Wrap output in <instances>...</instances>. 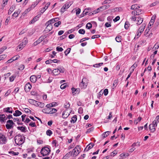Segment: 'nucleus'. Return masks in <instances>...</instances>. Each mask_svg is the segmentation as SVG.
<instances>
[{
	"mask_svg": "<svg viewBox=\"0 0 159 159\" xmlns=\"http://www.w3.org/2000/svg\"><path fill=\"white\" fill-rule=\"evenodd\" d=\"M141 33H140V32H139V31H138L137 35L135 36L134 39H137L140 36Z\"/></svg>",
	"mask_w": 159,
	"mask_h": 159,
	"instance_id": "e2e57ef3",
	"label": "nucleus"
},
{
	"mask_svg": "<svg viewBox=\"0 0 159 159\" xmlns=\"http://www.w3.org/2000/svg\"><path fill=\"white\" fill-rule=\"evenodd\" d=\"M71 110L69 109H66L64 111L62 114V117L64 118H67L71 113Z\"/></svg>",
	"mask_w": 159,
	"mask_h": 159,
	"instance_id": "423d86ee",
	"label": "nucleus"
},
{
	"mask_svg": "<svg viewBox=\"0 0 159 159\" xmlns=\"http://www.w3.org/2000/svg\"><path fill=\"white\" fill-rule=\"evenodd\" d=\"M7 140L5 136L2 134H0V143L5 144L7 142Z\"/></svg>",
	"mask_w": 159,
	"mask_h": 159,
	"instance_id": "39448f33",
	"label": "nucleus"
},
{
	"mask_svg": "<svg viewBox=\"0 0 159 159\" xmlns=\"http://www.w3.org/2000/svg\"><path fill=\"white\" fill-rule=\"evenodd\" d=\"M128 156V153H126L125 154V153H122L120 155V156L121 157H127Z\"/></svg>",
	"mask_w": 159,
	"mask_h": 159,
	"instance_id": "4d7b16f0",
	"label": "nucleus"
},
{
	"mask_svg": "<svg viewBox=\"0 0 159 159\" xmlns=\"http://www.w3.org/2000/svg\"><path fill=\"white\" fill-rule=\"evenodd\" d=\"M156 18V15L153 16L151 18V20L149 23V26L150 27L153 24Z\"/></svg>",
	"mask_w": 159,
	"mask_h": 159,
	"instance_id": "dca6fc26",
	"label": "nucleus"
},
{
	"mask_svg": "<svg viewBox=\"0 0 159 159\" xmlns=\"http://www.w3.org/2000/svg\"><path fill=\"white\" fill-rule=\"evenodd\" d=\"M38 4V2L36 1L34 2L30 6V7L32 9H33Z\"/></svg>",
	"mask_w": 159,
	"mask_h": 159,
	"instance_id": "7c9ffc66",
	"label": "nucleus"
},
{
	"mask_svg": "<svg viewBox=\"0 0 159 159\" xmlns=\"http://www.w3.org/2000/svg\"><path fill=\"white\" fill-rule=\"evenodd\" d=\"M78 32L80 34H84L85 33V31L83 29H80L79 30Z\"/></svg>",
	"mask_w": 159,
	"mask_h": 159,
	"instance_id": "603ef678",
	"label": "nucleus"
},
{
	"mask_svg": "<svg viewBox=\"0 0 159 159\" xmlns=\"http://www.w3.org/2000/svg\"><path fill=\"white\" fill-rule=\"evenodd\" d=\"M93 129L94 128L93 127H91V128H89L87 130L86 132V133L88 134L92 131L93 130Z\"/></svg>",
	"mask_w": 159,
	"mask_h": 159,
	"instance_id": "37998d69",
	"label": "nucleus"
},
{
	"mask_svg": "<svg viewBox=\"0 0 159 159\" xmlns=\"http://www.w3.org/2000/svg\"><path fill=\"white\" fill-rule=\"evenodd\" d=\"M138 11H139V10H138L137 11L134 10V11H133L132 12V14L133 15H134V16L138 15L139 14H138Z\"/></svg>",
	"mask_w": 159,
	"mask_h": 159,
	"instance_id": "13d9d810",
	"label": "nucleus"
},
{
	"mask_svg": "<svg viewBox=\"0 0 159 159\" xmlns=\"http://www.w3.org/2000/svg\"><path fill=\"white\" fill-rule=\"evenodd\" d=\"M86 80V78H84L82 79L81 82L80 84V86L81 89H85L86 87L88 84L87 83L85 82Z\"/></svg>",
	"mask_w": 159,
	"mask_h": 159,
	"instance_id": "0eeeda50",
	"label": "nucleus"
},
{
	"mask_svg": "<svg viewBox=\"0 0 159 159\" xmlns=\"http://www.w3.org/2000/svg\"><path fill=\"white\" fill-rule=\"evenodd\" d=\"M76 14L77 15H79L80 14V12L81 10L80 8H78L76 10Z\"/></svg>",
	"mask_w": 159,
	"mask_h": 159,
	"instance_id": "338daca9",
	"label": "nucleus"
},
{
	"mask_svg": "<svg viewBox=\"0 0 159 159\" xmlns=\"http://www.w3.org/2000/svg\"><path fill=\"white\" fill-rule=\"evenodd\" d=\"M38 18V17L37 16H35L34 18H33L32 20L30 22V24H33L35 22L37 21Z\"/></svg>",
	"mask_w": 159,
	"mask_h": 159,
	"instance_id": "c9c22d12",
	"label": "nucleus"
},
{
	"mask_svg": "<svg viewBox=\"0 0 159 159\" xmlns=\"http://www.w3.org/2000/svg\"><path fill=\"white\" fill-rule=\"evenodd\" d=\"M18 130H20L21 132H25L26 131V128L25 127L18 126L17 127Z\"/></svg>",
	"mask_w": 159,
	"mask_h": 159,
	"instance_id": "bb28decb",
	"label": "nucleus"
},
{
	"mask_svg": "<svg viewBox=\"0 0 159 159\" xmlns=\"http://www.w3.org/2000/svg\"><path fill=\"white\" fill-rule=\"evenodd\" d=\"M50 5V2H48L46 5L45 6V7H44L42 10L40 11V12L42 13H43V12L47 9L48 7Z\"/></svg>",
	"mask_w": 159,
	"mask_h": 159,
	"instance_id": "a211bd4d",
	"label": "nucleus"
},
{
	"mask_svg": "<svg viewBox=\"0 0 159 159\" xmlns=\"http://www.w3.org/2000/svg\"><path fill=\"white\" fill-rule=\"evenodd\" d=\"M110 133L111 132L110 131L106 132L102 134V136L103 138H105L108 135L110 134Z\"/></svg>",
	"mask_w": 159,
	"mask_h": 159,
	"instance_id": "473e14b6",
	"label": "nucleus"
},
{
	"mask_svg": "<svg viewBox=\"0 0 159 159\" xmlns=\"http://www.w3.org/2000/svg\"><path fill=\"white\" fill-rule=\"evenodd\" d=\"M48 111H50L48 112V114H53L57 111V110L55 108H50L48 109Z\"/></svg>",
	"mask_w": 159,
	"mask_h": 159,
	"instance_id": "b1692460",
	"label": "nucleus"
},
{
	"mask_svg": "<svg viewBox=\"0 0 159 159\" xmlns=\"http://www.w3.org/2000/svg\"><path fill=\"white\" fill-rule=\"evenodd\" d=\"M92 27V24L89 23H88L86 25V28L89 29H90Z\"/></svg>",
	"mask_w": 159,
	"mask_h": 159,
	"instance_id": "864d4df0",
	"label": "nucleus"
},
{
	"mask_svg": "<svg viewBox=\"0 0 159 159\" xmlns=\"http://www.w3.org/2000/svg\"><path fill=\"white\" fill-rule=\"evenodd\" d=\"M66 83H65L61 84L60 86V88L61 89H65L67 85Z\"/></svg>",
	"mask_w": 159,
	"mask_h": 159,
	"instance_id": "8fccbe9b",
	"label": "nucleus"
},
{
	"mask_svg": "<svg viewBox=\"0 0 159 159\" xmlns=\"http://www.w3.org/2000/svg\"><path fill=\"white\" fill-rule=\"evenodd\" d=\"M149 127L150 130L151 131V132H154L156 130L155 127L154 126H151V124L149 125Z\"/></svg>",
	"mask_w": 159,
	"mask_h": 159,
	"instance_id": "2f4dec72",
	"label": "nucleus"
},
{
	"mask_svg": "<svg viewBox=\"0 0 159 159\" xmlns=\"http://www.w3.org/2000/svg\"><path fill=\"white\" fill-rule=\"evenodd\" d=\"M70 48H68L64 52L66 56H67L70 52Z\"/></svg>",
	"mask_w": 159,
	"mask_h": 159,
	"instance_id": "79ce46f5",
	"label": "nucleus"
},
{
	"mask_svg": "<svg viewBox=\"0 0 159 159\" xmlns=\"http://www.w3.org/2000/svg\"><path fill=\"white\" fill-rule=\"evenodd\" d=\"M157 122H156V121H155V120H154L153 122H152V124H151V125L152 126H152H154L155 127H157Z\"/></svg>",
	"mask_w": 159,
	"mask_h": 159,
	"instance_id": "3c124183",
	"label": "nucleus"
},
{
	"mask_svg": "<svg viewBox=\"0 0 159 159\" xmlns=\"http://www.w3.org/2000/svg\"><path fill=\"white\" fill-rule=\"evenodd\" d=\"M7 48V47L6 46L3 47L0 49V54H1Z\"/></svg>",
	"mask_w": 159,
	"mask_h": 159,
	"instance_id": "ea45409f",
	"label": "nucleus"
},
{
	"mask_svg": "<svg viewBox=\"0 0 159 159\" xmlns=\"http://www.w3.org/2000/svg\"><path fill=\"white\" fill-rule=\"evenodd\" d=\"M103 64V63H100L98 64H96L93 65V66L94 67H99L102 66Z\"/></svg>",
	"mask_w": 159,
	"mask_h": 159,
	"instance_id": "4c0bfd02",
	"label": "nucleus"
},
{
	"mask_svg": "<svg viewBox=\"0 0 159 159\" xmlns=\"http://www.w3.org/2000/svg\"><path fill=\"white\" fill-rule=\"evenodd\" d=\"M10 20V18L9 17H7V19L6 20L5 22V24L6 25H7L8 24V22Z\"/></svg>",
	"mask_w": 159,
	"mask_h": 159,
	"instance_id": "0e129e2a",
	"label": "nucleus"
},
{
	"mask_svg": "<svg viewBox=\"0 0 159 159\" xmlns=\"http://www.w3.org/2000/svg\"><path fill=\"white\" fill-rule=\"evenodd\" d=\"M70 107V104L69 102H66L64 105V107L67 109H68Z\"/></svg>",
	"mask_w": 159,
	"mask_h": 159,
	"instance_id": "49530a36",
	"label": "nucleus"
},
{
	"mask_svg": "<svg viewBox=\"0 0 159 159\" xmlns=\"http://www.w3.org/2000/svg\"><path fill=\"white\" fill-rule=\"evenodd\" d=\"M3 111L7 113H12L13 110L11 107H7L3 108Z\"/></svg>",
	"mask_w": 159,
	"mask_h": 159,
	"instance_id": "9d476101",
	"label": "nucleus"
},
{
	"mask_svg": "<svg viewBox=\"0 0 159 159\" xmlns=\"http://www.w3.org/2000/svg\"><path fill=\"white\" fill-rule=\"evenodd\" d=\"M27 43V40H23L22 42H21L20 44L18 46V48H19V51L22 49L24 47H25Z\"/></svg>",
	"mask_w": 159,
	"mask_h": 159,
	"instance_id": "6e6552de",
	"label": "nucleus"
},
{
	"mask_svg": "<svg viewBox=\"0 0 159 159\" xmlns=\"http://www.w3.org/2000/svg\"><path fill=\"white\" fill-rule=\"evenodd\" d=\"M38 101L30 99L28 100V102L31 104L36 106Z\"/></svg>",
	"mask_w": 159,
	"mask_h": 159,
	"instance_id": "412c9836",
	"label": "nucleus"
},
{
	"mask_svg": "<svg viewBox=\"0 0 159 159\" xmlns=\"http://www.w3.org/2000/svg\"><path fill=\"white\" fill-rule=\"evenodd\" d=\"M148 29L147 28V29L146 30L144 33V35H146V36H149L148 35V32L149 29L151 28V27H150L149 26H148Z\"/></svg>",
	"mask_w": 159,
	"mask_h": 159,
	"instance_id": "e433bc0d",
	"label": "nucleus"
},
{
	"mask_svg": "<svg viewBox=\"0 0 159 159\" xmlns=\"http://www.w3.org/2000/svg\"><path fill=\"white\" fill-rule=\"evenodd\" d=\"M77 120V116L76 115H74L71 118V119L70 121L71 123H74Z\"/></svg>",
	"mask_w": 159,
	"mask_h": 159,
	"instance_id": "cd10ccee",
	"label": "nucleus"
},
{
	"mask_svg": "<svg viewBox=\"0 0 159 159\" xmlns=\"http://www.w3.org/2000/svg\"><path fill=\"white\" fill-rule=\"evenodd\" d=\"M146 26V25L145 23L143 24L138 30L139 32H140V33L142 32L143 31Z\"/></svg>",
	"mask_w": 159,
	"mask_h": 159,
	"instance_id": "aec40b11",
	"label": "nucleus"
},
{
	"mask_svg": "<svg viewBox=\"0 0 159 159\" xmlns=\"http://www.w3.org/2000/svg\"><path fill=\"white\" fill-rule=\"evenodd\" d=\"M129 25V23L128 22H126L125 23V29H127L128 28Z\"/></svg>",
	"mask_w": 159,
	"mask_h": 159,
	"instance_id": "5fc2aeb1",
	"label": "nucleus"
},
{
	"mask_svg": "<svg viewBox=\"0 0 159 159\" xmlns=\"http://www.w3.org/2000/svg\"><path fill=\"white\" fill-rule=\"evenodd\" d=\"M50 152V148L48 147H44L42 148L40 153L43 156H45L48 155Z\"/></svg>",
	"mask_w": 159,
	"mask_h": 159,
	"instance_id": "7ed1b4c3",
	"label": "nucleus"
},
{
	"mask_svg": "<svg viewBox=\"0 0 159 159\" xmlns=\"http://www.w3.org/2000/svg\"><path fill=\"white\" fill-rule=\"evenodd\" d=\"M80 147L78 146H76L75 148L73 150L72 152H70L69 153H71V156L73 157L76 156L80 153Z\"/></svg>",
	"mask_w": 159,
	"mask_h": 159,
	"instance_id": "f03ea898",
	"label": "nucleus"
},
{
	"mask_svg": "<svg viewBox=\"0 0 159 159\" xmlns=\"http://www.w3.org/2000/svg\"><path fill=\"white\" fill-rule=\"evenodd\" d=\"M56 50L58 52H62L63 51V49L61 47H57L56 48Z\"/></svg>",
	"mask_w": 159,
	"mask_h": 159,
	"instance_id": "6e6d98bb",
	"label": "nucleus"
},
{
	"mask_svg": "<svg viewBox=\"0 0 159 159\" xmlns=\"http://www.w3.org/2000/svg\"><path fill=\"white\" fill-rule=\"evenodd\" d=\"M32 86L29 83H27L25 86V91H29L31 88Z\"/></svg>",
	"mask_w": 159,
	"mask_h": 159,
	"instance_id": "f8f14e48",
	"label": "nucleus"
},
{
	"mask_svg": "<svg viewBox=\"0 0 159 159\" xmlns=\"http://www.w3.org/2000/svg\"><path fill=\"white\" fill-rule=\"evenodd\" d=\"M14 124V123L12 120H9L7 121L6 128L7 129H12Z\"/></svg>",
	"mask_w": 159,
	"mask_h": 159,
	"instance_id": "20e7f679",
	"label": "nucleus"
},
{
	"mask_svg": "<svg viewBox=\"0 0 159 159\" xmlns=\"http://www.w3.org/2000/svg\"><path fill=\"white\" fill-rule=\"evenodd\" d=\"M137 66V65L136 64H134L133 65H132L131 67L130 68V72H131V73H132L134 71V69Z\"/></svg>",
	"mask_w": 159,
	"mask_h": 159,
	"instance_id": "c85d7f7f",
	"label": "nucleus"
},
{
	"mask_svg": "<svg viewBox=\"0 0 159 159\" xmlns=\"http://www.w3.org/2000/svg\"><path fill=\"white\" fill-rule=\"evenodd\" d=\"M21 11V10L19 9L14 12V13L12 15V16L14 17H17Z\"/></svg>",
	"mask_w": 159,
	"mask_h": 159,
	"instance_id": "6ab92c4d",
	"label": "nucleus"
},
{
	"mask_svg": "<svg viewBox=\"0 0 159 159\" xmlns=\"http://www.w3.org/2000/svg\"><path fill=\"white\" fill-rule=\"evenodd\" d=\"M25 139L23 135L19 134L15 137V141L16 144L18 145L22 144L24 142Z\"/></svg>",
	"mask_w": 159,
	"mask_h": 159,
	"instance_id": "f257e3e1",
	"label": "nucleus"
},
{
	"mask_svg": "<svg viewBox=\"0 0 159 159\" xmlns=\"http://www.w3.org/2000/svg\"><path fill=\"white\" fill-rule=\"evenodd\" d=\"M94 146V144L92 143H90L88 145L84 150V152H87L91 149Z\"/></svg>",
	"mask_w": 159,
	"mask_h": 159,
	"instance_id": "9b49d317",
	"label": "nucleus"
},
{
	"mask_svg": "<svg viewBox=\"0 0 159 159\" xmlns=\"http://www.w3.org/2000/svg\"><path fill=\"white\" fill-rule=\"evenodd\" d=\"M22 114V113L21 111L18 110H16L15 111V113H14L13 115L14 116H19Z\"/></svg>",
	"mask_w": 159,
	"mask_h": 159,
	"instance_id": "393cba45",
	"label": "nucleus"
},
{
	"mask_svg": "<svg viewBox=\"0 0 159 159\" xmlns=\"http://www.w3.org/2000/svg\"><path fill=\"white\" fill-rule=\"evenodd\" d=\"M36 79L37 77L35 75H32L30 78V80L31 82L34 83L36 82Z\"/></svg>",
	"mask_w": 159,
	"mask_h": 159,
	"instance_id": "5701e85b",
	"label": "nucleus"
},
{
	"mask_svg": "<svg viewBox=\"0 0 159 159\" xmlns=\"http://www.w3.org/2000/svg\"><path fill=\"white\" fill-rule=\"evenodd\" d=\"M19 88L18 87H17L15 88L14 90L12 92V93L14 95L16 94L19 91Z\"/></svg>",
	"mask_w": 159,
	"mask_h": 159,
	"instance_id": "a18cd8bd",
	"label": "nucleus"
},
{
	"mask_svg": "<svg viewBox=\"0 0 159 159\" xmlns=\"http://www.w3.org/2000/svg\"><path fill=\"white\" fill-rule=\"evenodd\" d=\"M7 119V118L5 115L0 114V122H4Z\"/></svg>",
	"mask_w": 159,
	"mask_h": 159,
	"instance_id": "ddd939ff",
	"label": "nucleus"
},
{
	"mask_svg": "<svg viewBox=\"0 0 159 159\" xmlns=\"http://www.w3.org/2000/svg\"><path fill=\"white\" fill-rule=\"evenodd\" d=\"M159 47V44H156L154 46L153 48H152V49L154 50H155L157 49Z\"/></svg>",
	"mask_w": 159,
	"mask_h": 159,
	"instance_id": "09e8293b",
	"label": "nucleus"
},
{
	"mask_svg": "<svg viewBox=\"0 0 159 159\" xmlns=\"http://www.w3.org/2000/svg\"><path fill=\"white\" fill-rule=\"evenodd\" d=\"M139 8V7L137 4H134L131 6V9H136Z\"/></svg>",
	"mask_w": 159,
	"mask_h": 159,
	"instance_id": "f704fd0d",
	"label": "nucleus"
},
{
	"mask_svg": "<svg viewBox=\"0 0 159 159\" xmlns=\"http://www.w3.org/2000/svg\"><path fill=\"white\" fill-rule=\"evenodd\" d=\"M16 8V5L14 4L12 5L11 6L9 9V10L13 12L14 10Z\"/></svg>",
	"mask_w": 159,
	"mask_h": 159,
	"instance_id": "de8ad7c7",
	"label": "nucleus"
},
{
	"mask_svg": "<svg viewBox=\"0 0 159 159\" xmlns=\"http://www.w3.org/2000/svg\"><path fill=\"white\" fill-rule=\"evenodd\" d=\"M46 25H47V27L46 28V30L48 31H51L52 28V25L50 24L49 23H46Z\"/></svg>",
	"mask_w": 159,
	"mask_h": 159,
	"instance_id": "2eb2a0df",
	"label": "nucleus"
},
{
	"mask_svg": "<svg viewBox=\"0 0 159 159\" xmlns=\"http://www.w3.org/2000/svg\"><path fill=\"white\" fill-rule=\"evenodd\" d=\"M27 31V30L26 29L23 30L19 33L20 35H21L25 33Z\"/></svg>",
	"mask_w": 159,
	"mask_h": 159,
	"instance_id": "052dcab7",
	"label": "nucleus"
},
{
	"mask_svg": "<svg viewBox=\"0 0 159 159\" xmlns=\"http://www.w3.org/2000/svg\"><path fill=\"white\" fill-rule=\"evenodd\" d=\"M52 134V131L50 129L46 131V134L49 136H50Z\"/></svg>",
	"mask_w": 159,
	"mask_h": 159,
	"instance_id": "58836bf2",
	"label": "nucleus"
},
{
	"mask_svg": "<svg viewBox=\"0 0 159 159\" xmlns=\"http://www.w3.org/2000/svg\"><path fill=\"white\" fill-rule=\"evenodd\" d=\"M57 69H58L60 73H63L65 71V69L63 67H59Z\"/></svg>",
	"mask_w": 159,
	"mask_h": 159,
	"instance_id": "c03bdc74",
	"label": "nucleus"
},
{
	"mask_svg": "<svg viewBox=\"0 0 159 159\" xmlns=\"http://www.w3.org/2000/svg\"><path fill=\"white\" fill-rule=\"evenodd\" d=\"M142 119V118L141 117H139L137 119L135 120L134 121V124L137 125L139 122H140Z\"/></svg>",
	"mask_w": 159,
	"mask_h": 159,
	"instance_id": "72a5a7b5",
	"label": "nucleus"
},
{
	"mask_svg": "<svg viewBox=\"0 0 159 159\" xmlns=\"http://www.w3.org/2000/svg\"><path fill=\"white\" fill-rule=\"evenodd\" d=\"M70 6V5H69L68 2L66 4L64 5L61 9V12L63 13Z\"/></svg>",
	"mask_w": 159,
	"mask_h": 159,
	"instance_id": "1a4fd4ad",
	"label": "nucleus"
},
{
	"mask_svg": "<svg viewBox=\"0 0 159 159\" xmlns=\"http://www.w3.org/2000/svg\"><path fill=\"white\" fill-rule=\"evenodd\" d=\"M9 153L10 154L12 155H17L19 154L18 152H15L12 151H11L9 152Z\"/></svg>",
	"mask_w": 159,
	"mask_h": 159,
	"instance_id": "a19ab883",
	"label": "nucleus"
},
{
	"mask_svg": "<svg viewBox=\"0 0 159 159\" xmlns=\"http://www.w3.org/2000/svg\"><path fill=\"white\" fill-rule=\"evenodd\" d=\"M100 37V35L98 34L92 36V37H91V39H95L99 37Z\"/></svg>",
	"mask_w": 159,
	"mask_h": 159,
	"instance_id": "680f3d73",
	"label": "nucleus"
},
{
	"mask_svg": "<svg viewBox=\"0 0 159 159\" xmlns=\"http://www.w3.org/2000/svg\"><path fill=\"white\" fill-rule=\"evenodd\" d=\"M40 40H36V41L34 42L33 44V46H35L40 43L41 42L40 41Z\"/></svg>",
	"mask_w": 159,
	"mask_h": 159,
	"instance_id": "bf43d9fd",
	"label": "nucleus"
},
{
	"mask_svg": "<svg viewBox=\"0 0 159 159\" xmlns=\"http://www.w3.org/2000/svg\"><path fill=\"white\" fill-rule=\"evenodd\" d=\"M15 78V77L14 76H11L9 78V80L10 82H12Z\"/></svg>",
	"mask_w": 159,
	"mask_h": 159,
	"instance_id": "69168bd1",
	"label": "nucleus"
},
{
	"mask_svg": "<svg viewBox=\"0 0 159 159\" xmlns=\"http://www.w3.org/2000/svg\"><path fill=\"white\" fill-rule=\"evenodd\" d=\"M44 106V104L43 103L38 101L36 106L39 107L41 108H43Z\"/></svg>",
	"mask_w": 159,
	"mask_h": 159,
	"instance_id": "a878e982",
	"label": "nucleus"
},
{
	"mask_svg": "<svg viewBox=\"0 0 159 159\" xmlns=\"http://www.w3.org/2000/svg\"><path fill=\"white\" fill-rule=\"evenodd\" d=\"M52 73L55 75H57L60 74V72L58 69H55L52 70Z\"/></svg>",
	"mask_w": 159,
	"mask_h": 159,
	"instance_id": "4be33fe9",
	"label": "nucleus"
},
{
	"mask_svg": "<svg viewBox=\"0 0 159 159\" xmlns=\"http://www.w3.org/2000/svg\"><path fill=\"white\" fill-rule=\"evenodd\" d=\"M154 120H155L157 123H159V115L157 116L156 117Z\"/></svg>",
	"mask_w": 159,
	"mask_h": 159,
	"instance_id": "774afa93",
	"label": "nucleus"
},
{
	"mask_svg": "<svg viewBox=\"0 0 159 159\" xmlns=\"http://www.w3.org/2000/svg\"><path fill=\"white\" fill-rule=\"evenodd\" d=\"M89 10H90V8H87L85 9L84 10V11L83 12V13L81 14V17H83L84 16V15H87V13H88V11H86Z\"/></svg>",
	"mask_w": 159,
	"mask_h": 159,
	"instance_id": "c756f323",
	"label": "nucleus"
},
{
	"mask_svg": "<svg viewBox=\"0 0 159 159\" xmlns=\"http://www.w3.org/2000/svg\"><path fill=\"white\" fill-rule=\"evenodd\" d=\"M143 21V18L140 16L137 17V19L135 21L137 24L140 25L141 24Z\"/></svg>",
	"mask_w": 159,
	"mask_h": 159,
	"instance_id": "4468645a",
	"label": "nucleus"
},
{
	"mask_svg": "<svg viewBox=\"0 0 159 159\" xmlns=\"http://www.w3.org/2000/svg\"><path fill=\"white\" fill-rule=\"evenodd\" d=\"M59 20V18H53L49 20L47 22V23H49L52 24V23H53L55 22H56L58 21Z\"/></svg>",
	"mask_w": 159,
	"mask_h": 159,
	"instance_id": "f3484780",
	"label": "nucleus"
}]
</instances>
